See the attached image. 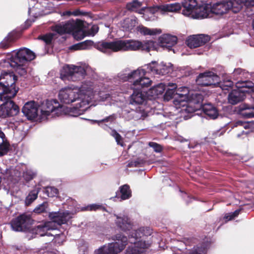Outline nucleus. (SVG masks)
Masks as SVG:
<instances>
[{
    "instance_id": "c85d7f7f",
    "label": "nucleus",
    "mask_w": 254,
    "mask_h": 254,
    "mask_svg": "<svg viewBox=\"0 0 254 254\" xmlns=\"http://www.w3.org/2000/svg\"><path fill=\"white\" fill-rule=\"evenodd\" d=\"M202 111L210 119H215L218 115L217 108L211 104H206L202 106Z\"/></svg>"
},
{
    "instance_id": "864d4df0",
    "label": "nucleus",
    "mask_w": 254,
    "mask_h": 254,
    "mask_svg": "<svg viewBox=\"0 0 254 254\" xmlns=\"http://www.w3.org/2000/svg\"><path fill=\"white\" fill-rule=\"evenodd\" d=\"M116 119V117L114 115H111V116H109V117L104 119L103 120L100 121V122H113Z\"/></svg>"
},
{
    "instance_id": "c03bdc74",
    "label": "nucleus",
    "mask_w": 254,
    "mask_h": 254,
    "mask_svg": "<svg viewBox=\"0 0 254 254\" xmlns=\"http://www.w3.org/2000/svg\"><path fill=\"white\" fill-rule=\"evenodd\" d=\"M233 85V82L231 80H224L221 83L220 87L223 90H228Z\"/></svg>"
},
{
    "instance_id": "f704fd0d",
    "label": "nucleus",
    "mask_w": 254,
    "mask_h": 254,
    "mask_svg": "<svg viewBox=\"0 0 254 254\" xmlns=\"http://www.w3.org/2000/svg\"><path fill=\"white\" fill-rule=\"evenodd\" d=\"M43 191L49 197L56 196L58 193V190L53 187H47L44 188Z\"/></svg>"
},
{
    "instance_id": "4be33fe9",
    "label": "nucleus",
    "mask_w": 254,
    "mask_h": 254,
    "mask_svg": "<svg viewBox=\"0 0 254 254\" xmlns=\"http://www.w3.org/2000/svg\"><path fill=\"white\" fill-rule=\"evenodd\" d=\"M237 111L239 115L245 118H254V105L241 104L237 107Z\"/></svg>"
},
{
    "instance_id": "603ef678",
    "label": "nucleus",
    "mask_w": 254,
    "mask_h": 254,
    "mask_svg": "<svg viewBox=\"0 0 254 254\" xmlns=\"http://www.w3.org/2000/svg\"><path fill=\"white\" fill-rule=\"evenodd\" d=\"M190 254H204L203 250L201 248H197L190 252Z\"/></svg>"
},
{
    "instance_id": "774afa93",
    "label": "nucleus",
    "mask_w": 254,
    "mask_h": 254,
    "mask_svg": "<svg viewBox=\"0 0 254 254\" xmlns=\"http://www.w3.org/2000/svg\"><path fill=\"white\" fill-rule=\"evenodd\" d=\"M4 93H2L1 88H0V100H1V95H3Z\"/></svg>"
},
{
    "instance_id": "20e7f679",
    "label": "nucleus",
    "mask_w": 254,
    "mask_h": 254,
    "mask_svg": "<svg viewBox=\"0 0 254 254\" xmlns=\"http://www.w3.org/2000/svg\"><path fill=\"white\" fill-rule=\"evenodd\" d=\"M35 58V54L28 49H20L17 52H13L9 64L12 67L15 68L18 74L23 76L27 72L26 64Z\"/></svg>"
},
{
    "instance_id": "f257e3e1",
    "label": "nucleus",
    "mask_w": 254,
    "mask_h": 254,
    "mask_svg": "<svg viewBox=\"0 0 254 254\" xmlns=\"http://www.w3.org/2000/svg\"><path fill=\"white\" fill-rule=\"evenodd\" d=\"M93 95L92 83L86 82L83 83L79 89L69 87L62 89L59 93V98L61 102L64 104L77 101L75 108L79 111H85Z\"/></svg>"
},
{
    "instance_id": "9d476101",
    "label": "nucleus",
    "mask_w": 254,
    "mask_h": 254,
    "mask_svg": "<svg viewBox=\"0 0 254 254\" xmlns=\"http://www.w3.org/2000/svg\"><path fill=\"white\" fill-rule=\"evenodd\" d=\"M236 87L237 89L232 90L228 97V102L232 105H236L245 99V92L248 91L242 89H252L254 91V83L250 81H238L236 83Z\"/></svg>"
},
{
    "instance_id": "b1692460",
    "label": "nucleus",
    "mask_w": 254,
    "mask_h": 254,
    "mask_svg": "<svg viewBox=\"0 0 254 254\" xmlns=\"http://www.w3.org/2000/svg\"><path fill=\"white\" fill-rule=\"evenodd\" d=\"M211 5L208 4L197 7L192 15L193 18H204L210 17L212 13L210 11Z\"/></svg>"
},
{
    "instance_id": "de8ad7c7",
    "label": "nucleus",
    "mask_w": 254,
    "mask_h": 254,
    "mask_svg": "<svg viewBox=\"0 0 254 254\" xmlns=\"http://www.w3.org/2000/svg\"><path fill=\"white\" fill-rule=\"evenodd\" d=\"M54 34L53 33H49L46 34L42 37V39L46 43H50L54 38Z\"/></svg>"
},
{
    "instance_id": "4c0bfd02",
    "label": "nucleus",
    "mask_w": 254,
    "mask_h": 254,
    "mask_svg": "<svg viewBox=\"0 0 254 254\" xmlns=\"http://www.w3.org/2000/svg\"><path fill=\"white\" fill-rule=\"evenodd\" d=\"M247 73L244 70L241 68H238L234 70L233 73V76L235 79H238V78H242L245 77V74Z\"/></svg>"
},
{
    "instance_id": "bb28decb",
    "label": "nucleus",
    "mask_w": 254,
    "mask_h": 254,
    "mask_svg": "<svg viewBox=\"0 0 254 254\" xmlns=\"http://www.w3.org/2000/svg\"><path fill=\"white\" fill-rule=\"evenodd\" d=\"M115 216L117 218L116 223L122 230L126 231L131 229L132 223L127 216L124 215L122 217L116 215Z\"/></svg>"
},
{
    "instance_id": "0eeeda50",
    "label": "nucleus",
    "mask_w": 254,
    "mask_h": 254,
    "mask_svg": "<svg viewBox=\"0 0 254 254\" xmlns=\"http://www.w3.org/2000/svg\"><path fill=\"white\" fill-rule=\"evenodd\" d=\"M83 23L81 20H69L66 23H62L52 27V30L60 35L72 32L77 40H81L85 36V32L82 29Z\"/></svg>"
},
{
    "instance_id": "79ce46f5",
    "label": "nucleus",
    "mask_w": 254,
    "mask_h": 254,
    "mask_svg": "<svg viewBox=\"0 0 254 254\" xmlns=\"http://www.w3.org/2000/svg\"><path fill=\"white\" fill-rule=\"evenodd\" d=\"M48 207V203L47 202H43L37 206L34 210V212L36 213H41L45 212Z\"/></svg>"
},
{
    "instance_id": "c756f323",
    "label": "nucleus",
    "mask_w": 254,
    "mask_h": 254,
    "mask_svg": "<svg viewBox=\"0 0 254 254\" xmlns=\"http://www.w3.org/2000/svg\"><path fill=\"white\" fill-rule=\"evenodd\" d=\"M121 198L122 200L128 199L131 196V191L129 186L125 185L120 188Z\"/></svg>"
},
{
    "instance_id": "2f4dec72",
    "label": "nucleus",
    "mask_w": 254,
    "mask_h": 254,
    "mask_svg": "<svg viewBox=\"0 0 254 254\" xmlns=\"http://www.w3.org/2000/svg\"><path fill=\"white\" fill-rule=\"evenodd\" d=\"M136 25V21L133 19L127 18L123 21L122 26L126 31H131Z\"/></svg>"
},
{
    "instance_id": "e2e57ef3",
    "label": "nucleus",
    "mask_w": 254,
    "mask_h": 254,
    "mask_svg": "<svg viewBox=\"0 0 254 254\" xmlns=\"http://www.w3.org/2000/svg\"><path fill=\"white\" fill-rule=\"evenodd\" d=\"M72 15V12H71L70 11H66L63 13L62 15L63 16H70Z\"/></svg>"
},
{
    "instance_id": "dca6fc26",
    "label": "nucleus",
    "mask_w": 254,
    "mask_h": 254,
    "mask_svg": "<svg viewBox=\"0 0 254 254\" xmlns=\"http://www.w3.org/2000/svg\"><path fill=\"white\" fill-rule=\"evenodd\" d=\"M51 221L48 222H53V230L57 228V225L66 223L71 218V214L68 211L50 212L49 214Z\"/></svg>"
},
{
    "instance_id": "a878e982",
    "label": "nucleus",
    "mask_w": 254,
    "mask_h": 254,
    "mask_svg": "<svg viewBox=\"0 0 254 254\" xmlns=\"http://www.w3.org/2000/svg\"><path fill=\"white\" fill-rule=\"evenodd\" d=\"M53 222H46L44 224H41L32 229L33 233H35L40 236L45 235H49L47 231L50 230H53Z\"/></svg>"
},
{
    "instance_id": "5fc2aeb1",
    "label": "nucleus",
    "mask_w": 254,
    "mask_h": 254,
    "mask_svg": "<svg viewBox=\"0 0 254 254\" xmlns=\"http://www.w3.org/2000/svg\"><path fill=\"white\" fill-rule=\"evenodd\" d=\"M87 13L85 12H83L80 11L79 9H77L72 12V15L74 16H78V15H85Z\"/></svg>"
},
{
    "instance_id": "6e6552de",
    "label": "nucleus",
    "mask_w": 254,
    "mask_h": 254,
    "mask_svg": "<svg viewBox=\"0 0 254 254\" xmlns=\"http://www.w3.org/2000/svg\"><path fill=\"white\" fill-rule=\"evenodd\" d=\"M246 0H229L219 1L211 6L210 11L212 13L216 15H223L227 13L230 10H232L234 13H237L241 10L244 2H246Z\"/></svg>"
},
{
    "instance_id": "393cba45",
    "label": "nucleus",
    "mask_w": 254,
    "mask_h": 254,
    "mask_svg": "<svg viewBox=\"0 0 254 254\" xmlns=\"http://www.w3.org/2000/svg\"><path fill=\"white\" fill-rule=\"evenodd\" d=\"M159 40L161 47L170 50L177 43V38L170 34H164L159 38Z\"/></svg>"
},
{
    "instance_id": "49530a36",
    "label": "nucleus",
    "mask_w": 254,
    "mask_h": 254,
    "mask_svg": "<svg viewBox=\"0 0 254 254\" xmlns=\"http://www.w3.org/2000/svg\"><path fill=\"white\" fill-rule=\"evenodd\" d=\"M112 135L115 138L118 144L123 145L122 144V138L116 130H114L112 131Z\"/></svg>"
},
{
    "instance_id": "473e14b6",
    "label": "nucleus",
    "mask_w": 254,
    "mask_h": 254,
    "mask_svg": "<svg viewBox=\"0 0 254 254\" xmlns=\"http://www.w3.org/2000/svg\"><path fill=\"white\" fill-rule=\"evenodd\" d=\"M39 190L40 189L37 188L30 192L25 199V203L27 205L30 204L34 200L37 198Z\"/></svg>"
},
{
    "instance_id": "052dcab7",
    "label": "nucleus",
    "mask_w": 254,
    "mask_h": 254,
    "mask_svg": "<svg viewBox=\"0 0 254 254\" xmlns=\"http://www.w3.org/2000/svg\"><path fill=\"white\" fill-rule=\"evenodd\" d=\"M135 252L131 248H127L126 250V254H134Z\"/></svg>"
},
{
    "instance_id": "69168bd1",
    "label": "nucleus",
    "mask_w": 254,
    "mask_h": 254,
    "mask_svg": "<svg viewBox=\"0 0 254 254\" xmlns=\"http://www.w3.org/2000/svg\"><path fill=\"white\" fill-rule=\"evenodd\" d=\"M0 47L3 48H4V49H5L7 47H8V45L5 44L4 43H1L0 44Z\"/></svg>"
},
{
    "instance_id": "8fccbe9b",
    "label": "nucleus",
    "mask_w": 254,
    "mask_h": 254,
    "mask_svg": "<svg viewBox=\"0 0 254 254\" xmlns=\"http://www.w3.org/2000/svg\"><path fill=\"white\" fill-rule=\"evenodd\" d=\"M103 208V207L101 205H97V204H92L90 206H87V210L92 211V210H96L97 209H100Z\"/></svg>"
},
{
    "instance_id": "ea45409f",
    "label": "nucleus",
    "mask_w": 254,
    "mask_h": 254,
    "mask_svg": "<svg viewBox=\"0 0 254 254\" xmlns=\"http://www.w3.org/2000/svg\"><path fill=\"white\" fill-rule=\"evenodd\" d=\"M165 90V85L162 83L158 84L151 89L152 92H154L156 95L162 94L164 92Z\"/></svg>"
},
{
    "instance_id": "9b49d317",
    "label": "nucleus",
    "mask_w": 254,
    "mask_h": 254,
    "mask_svg": "<svg viewBox=\"0 0 254 254\" xmlns=\"http://www.w3.org/2000/svg\"><path fill=\"white\" fill-rule=\"evenodd\" d=\"M115 243L104 245L95 251V254H118L122 252L127 245V237L122 234H117L115 236Z\"/></svg>"
},
{
    "instance_id": "aec40b11",
    "label": "nucleus",
    "mask_w": 254,
    "mask_h": 254,
    "mask_svg": "<svg viewBox=\"0 0 254 254\" xmlns=\"http://www.w3.org/2000/svg\"><path fill=\"white\" fill-rule=\"evenodd\" d=\"M209 40L210 38L208 35L200 34L189 37L186 43L190 48H195L205 44Z\"/></svg>"
},
{
    "instance_id": "338daca9",
    "label": "nucleus",
    "mask_w": 254,
    "mask_h": 254,
    "mask_svg": "<svg viewBox=\"0 0 254 254\" xmlns=\"http://www.w3.org/2000/svg\"><path fill=\"white\" fill-rule=\"evenodd\" d=\"M146 8L145 7H143V8H142L139 11V13L141 14L142 13V11L144 10V9H145Z\"/></svg>"
},
{
    "instance_id": "4d7b16f0",
    "label": "nucleus",
    "mask_w": 254,
    "mask_h": 254,
    "mask_svg": "<svg viewBox=\"0 0 254 254\" xmlns=\"http://www.w3.org/2000/svg\"><path fill=\"white\" fill-rule=\"evenodd\" d=\"M236 124L238 126H243L245 128H248L249 127V125L248 123H243L242 121H238Z\"/></svg>"
},
{
    "instance_id": "39448f33",
    "label": "nucleus",
    "mask_w": 254,
    "mask_h": 254,
    "mask_svg": "<svg viewBox=\"0 0 254 254\" xmlns=\"http://www.w3.org/2000/svg\"><path fill=\"white\" fill-rule=\"evenodd\" d=\"M151 233L152 230L149 228H141L138 230L132 231L129 237L131 245L127 248H131L135 252L134 254H145V249L149 247V244L141 238L149 236Z\"/></svg>"
},
{
    "instance_id": "4468645a",
    "label": "nucleus",
    "mask_w": 254,
    "mask_h": 254,
    "mask_svg": "<svg viewBox=\"0 0 254 254\" xmlns=\"http://www.w3.org/2000/svg\"><path fill=\"white\" fill-rule=\"evenodd\" d=\"M10 99L1 100V101H4V103L0 106V117L5 118L10 116H15L19 113L18 106Z\"/></svg>"
},
{
    "instance_id": "72a5a7b5",
    "label": "nucleus",
    "mask_w": 254,
    "mask_h": 254,
    "mask_svg": "<svg viewBox=\"0 0 254 254\" xmlns=\"http://www.w3.org/2000/svg\"><path fill=\"white\" fill-rule=\"evenodd\" d=\"M142 6V3L137 0H134L127 3V8L131 11H137Z\"/></svg>"
},
{
    "instance_id": "5701e85b",
    "label": "nucleus",
    "mask_w": 254,
    "mask_h": 254,
    "mask_svg": "<svg viewBox=\"0 0 254 254\" xmlns=\"http://www.w3.org/2000/svg\"><path fill=\"white\" fill-rule=\"evenodd\" d=\"M184 9L182 13L186 16L192 17L195 9L197 8V2L195 0H184L182 2Z\"/></svg>"
},
{
    "instance_id": "6e6d98bb",
    "label": "nucleus",
    "mask_w": 254,
    "mask_h": 254,
    "mask_svg": "<svg viewBox=\"0 0 254 254\" xmlns=\"http://www.w3.org/2000/svg\"><path fill=\"white\" fill-rule=\"evenodd\" d=\"M99 28L97 25H93L90 29L91 34L94 35L98 31Z\"/></svg>"
},
{
    "instance_id": "1a4fd4ad",
    "label": "nucleus",
    "mask_w": 254,
    "mask_h": 254,
    "mask_svg": "<svg viewBox=\"0 0 254 254\" xmlns=\"http://www.w3.org/2000/svg\"><path fill=\"white\" fill-rule=\"evenodd\" d=\"M87 68V66L85 65H65L61 71V77L64 80L76 81L81 80L86 74Z\"/></svg>"
},
{
    "instance_id": "6ab92c4d",
    "label": "nucleus",
    "mask_w": 254,
    "mask_h": 254,
    "mask_svg": "<svg viewBox=\"0 0 254 254\" xmlns=\"http://www.w3.org/2000/svg\"><path fill=\"white\" fill-rule=\"evenodd\" d=\"M181 8V5L180 3L175 2L170 4H160L153 6L149 7V10L152 13L157 12H160L164 13L167 12H176Z\"/></svg>"
},
{
    "instance_id": "f03ea898",
    "label": "nucleus",
    "mask_w": 254,
    "mask_h": 254,
    "mask_svg": "<svg viewBox=\"0 0 254 254\" xmlns=\"http://www.w3.org/2000/svg\"><path fill=\"white\" fill-rule=\"evenodd\" d=\"M96 48L107 54L112 52L134 51L139 50L148 52L155 49V43L151 40L141 42L132 39L117 40L112 42H99L96 45Z\"/></svg>"
},
{
    "instance_id": "7c9ffc66",
    "label": "nucleus",
    "mask_w": 254,
    "mask_h": 254,
    "mask_svg": "<svg viewBox=\"0 0 254 254\" xmlns=\"http://www.w3.org/2000/svg\"><path fill=\"white\" fill-rule=\"evenodd\" d=\"M137 31L144 35H154L160 33L161 31L157 29H151L144 26L137 27Z\"/></svg>"
},
{
    "instance_id": "bf43d9fd",
    "label": "nucleus",
    "mask_w": 254,
    "mask_h": 254,
    "mask_svg": "<svg viewBox=\"0 0 254 254\" xmlns=\"http://www.w3.org/2000/svg\"><path fill=\"white\" fill-rule=\"evenodd\" d=\"M140 163L138 161H135L134 162H131L129 163L127 166L129 167H137Z\"/></svg>"
},
{
    "instance_id": "3c124183",
    "label": "nucleus",
    "mask_w": 254,
    "mask_h": 254,
    "mask_svg": "<svg viewBox=\"0 0 254 254\" xmlns=\"http://www.w3.org/2000/svg\"><path fill=\"white\" fill-rule=\"evenodd\" d=\"M175 92L176 90H174L173 89H168L166 92L165 96L166 97L169 96V97L172 98L175 95Z\"/></svg>"
},
{
    "instance_id": "f3484780",
    "label": "nucleus",
    "mask_w": 254,
    "mask_h": 254,
    "mask_svg": "<svg viewBox=\"0 0 254 254\" xmlns=\"http://www.w3.org/2000/svg\"><path fill=\"white\" fill-rule=\"evenodd\" d=\"M146 71L141 68H138L131 72L127 74H121L120 78L123 81H129L132 82V87H136L140 80L146 74Z\"/></svg>"
},
{
    "instance_id": "f8f14e48",
    "label": "nucleus",
    "mask_w": 254,
    "mask_h": 254,
    "mask_svg": "<svg viewBox=\"0 0 254 254\" xmlns=\"http://www.w3.org/2000/svg\"><path fill=\"white\" fill-rule=\"evenodd\" d=\"M33 223L30 215L23 214L13 219L10 222L12 229L16 232L29 230Z\"/></svg>"
},
{
    "instance_id": "e433bc0d",
    "label": "nucleus",
    "mask_w": 254,
    "mask_h": 254,
    "mask_svg": "<svg viewBox=\"0 0 254 254\" xmlns=\"http://www.w3.org/2000/svg\"><path fill=\"white\" fill-rule=\"evenodd\" d=\"M147 115V113L143 109H141L140 107H139L134 112L133 117L136 120H143Z\"/></svg>"
},
{
    "instance_id": "680f3d73",
    "label": "nucleus",
    "mask_w": 254,
    "mask_h": 254,
    "mask_svg": "<svg viewBox=\"0 0 254 254\" xmlns=\"http://www.w3.org/2000/svg\"><path fill=\"white\" fill-rule=\"evenodd\" d=\"M168 86L170 87V88H169L168 89H173L174 90H175L177 88L176 84L173 83H168Z\"/></svg>"
},
{
    "instance_id": "a211bd4d",
    "label": "nucleus",
    "mask_w": 254,
    "mask_h": 254,
    "mask_svg": "<svg viewBox=\"0 0 254 254\" xmlns=\"http://www.w3.org/2000/svg\"><path fill=\"white\" fill-rule=\"evenodd\" d=\"M38 105L36 102L30 101L24 105L22 111L28 120H34L39 118L40 114H38Z\"/></svg>"
},
{
    "instance_id": "ddd939ff",
    "label": "nucleus",
    "mask_w": 254,
    "mask_h": 254,
    "mask_svg": "<svg viewBox=\"0 0 254 254\" xmlns=\"http://www.w3.org/2000/svg\"><path fill=\"white\" fill-rule=\"evenodd\" d=\"M62 106L56 100H47L43 102L40 107V114L38 119L44 120L50 115L51 113L59 116L62 111Z\"/></svg>"
},
{
    "instance_id": "cd10ccee",
    "label": "nucleus",
    "mask_w": 254,
    "mask_h": 254,
    "mask_svg": "<svg viewBox=\"0 0 254 254\" xmlns=\"http://www.w3.org/2000/svg\"><path fill=\"white\" fill-rule=\"evenodd\" d=\"M133 92L131 96L130 103L131 104H141L145 99V96L140 91V89L136 87H131Z\"/></svg>"
},
{
    "instance_id": "a18cd8bd",
    "label": "nucleus",
    "mask_w": 254,
    "mask_h": 254,
    "mask_svg": "<svg viewBox=\"0 0 254 254\" xmlns=\"http://www.w3.org/2000/svg\"><path fill=\"white\" fill-rule=\"evenodd\" d=\"M92 42L91 41H85L84 42L80 43L79 45H75L76 49H86L88 46L92 45Z\"/></svg>"
},
{
    "instance_id": "423d86ee",
    "label": "nucleus",
    "mask_w": 254,
    "mask_h": 254,
    "mask_svg": "<svg viewBox=\"0 0 254 254\" xmlns=\"http://www.w3.org/2000/svg\"><path fill=\"white\" fill-rule=\"evenodd\" d=\"M16 76L13 72H3L0 75V88L2 93L1 100L11 99L15 96L18 88L16 87Z\"/></svg>"
},
{
    "instance_id": "58836bf2",
    "label": "nucleus",
    "mask_w": 254,
    "mask_h": 254,
    "mask_svg": "<svg viewBox=\"0 0 254 254\" xmlns=\"http://www.w3.org/2000/svg\"><path fill=\"white\" fill-rule=\"evenodd\" d=\"M36 175V173L33 171L30 170H27L23 172V177L25 181L29 182L35 178Z\"/></svg>"
},
{
    "instance_id": "412c9836",
    "label": "nucleus",
    "mask_w": 254,
    "mask_h": 254,
    "mask_svg": "<svg viewBox=\"0 0 254 254\" xmlns=\"http://www.w3.org/2000/svg\"><path fill=\"white\" fill-rule=\"evenodd\" d=\"M147 68L154 75H164L169 71V69L163 63L158 64L156 62L147 64Z\"/></svg>"
},
{
    "instance_id": "7ed1b4c3",
    "label": "nucleus",
    "mask_w": 254,
    "mask_h": 254,
    "mask_svg": "<svg viewBox=\"0 0 254 254\" xmlns=\"http://www.w3.org/2000/svg\"><path fill=\"white\" fill-rule=\"evenodd\" d=\"M175 102L186 107L184 110L189 113H192L197 110L201 106L203 100V96L199 93H194L189 95L188 88L182 87L176 91Z\"/></svg>"
},
{
    "instance_id": "09e8293b",
    "label": "nucleus",
    "mask_w": 254,
    "mask_h": 254,
    "mask_svg": "<svg viewBox=\"0 0 254 254\" xmlns=\"http://www.w3.org/2000/svg\"><path fill=\"white\" fill-rule=\"evenodd\" d=\"M240 212V210H236L233 213L230 214V215H228L225 216L226 219L228 220H231L235 217L237 216Z\"/></svg>"
},
{
    "instance_id": "13d9d810",
    "label": "nucleus",
    "mask_w": 254,
    "mask_h": 254,
    "mask_svg": "<svg viewBox=\"0 0 254 254\" xmlns=\"http://www.w3.org/2000/svg\"><path fill=\"white\" fill-rule=\"evenodd\" d=\"M243 5L246 6H254V0H247L246 2H244Z\"/></svg>"
},
{
    "instance_id": "2eb2a0df",
    "label": "nucleus",
    "mask_w": 254,
    "mask_h": 254,
    "mask_svg": "<svg viewBox=\"0 0 254 254\" xmlns=\"http://www.w3.org/2000/svg\"><path fill=\"white\" fill-rule=\"evenodd\" d=\"M219 76L211 71H206L200 73L196 79L198 85L204 86L213 85L215 86L219 83Z\"/></svg>"
},
{
    "instance_id": "37998d69",
    "label": "nucleus",
    "mask_w": 254,
    "mask_h": 254,
    "mask_svg": "<svg viewBox=\"0 0 254 254\" xmlns=\"http://www.w3.org/2000/svg\"><path fill=\"white\" fill-rule=\"evenodd\" d=\"M148 145L152 147L154 151L157 153H160L163 150V147L160 144L154 142H149Z\"/></svg>"
},
{
    "instance_id": "0e129e2a",
    "label": "nucleus",
    "mask_w": 254,
    "mask_h": 254,
    "mask_svg": "<svg viewBox=\"0 0 254 254\" xmlns=\"http://www.w3.org/2000/svg\"><path fill=\"white\" fill-rule=\"evenodd\" d=\"M0 137L2 139L3 142L5 136L4 133L1 130H0Z\"/></svg>"
},
{
    "instance_id": "c9c22d12",
    "label": "nucleus",
    "mask_w": 254,
    "mask_h": 254,
    "mask_svg": "<svg viewBox=\"0 0 254 254\" xmlns=\"http://www.w3.org/2000/svg\"><path fill=\"white\" fill-rule=\"evenodd\" d=\"M140 81L138 84V86H136L137 88L141 89V88L144 87H148L151 85V80L148 77H146L144 76L141 78Z\"/></svg>"
},
{
    "instance_id": "a19ab883",
    "label": "nucleus",
    "mask_w": 254,
    "mask_h": 254,
    "mask_svg": "<svg viewBox=\"0 0 254 254\" xmlns=\"http://www.w3.org/2000/svg\"><path fill=\"white\" fill-rule=\"evenodd\" d=\"M9 150V144L6 142H2L0 144V156L6 154Z\"/></svg>"
}]
</instances>
